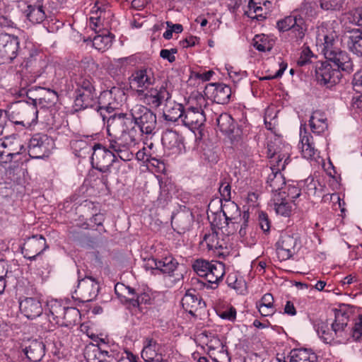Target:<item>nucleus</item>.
<instances>
[{
    "mask_svg": "<svg viewBox=\"0 0 362 362\" xmlns=\"http://www.w3.org/2000/svg\"><path fill=\"white\" fill-rule=\"evenodd\" d=\"M284 152H282L280 148H275L273 145H268L269 153L272 158L271 162L274 163V165L271 168L272 173L267 177V188L269 187L271 192L276 194L286 192L283 190V187L286 185L285 178L280 170H284L291 160L290 146L286 145L284 146Z\"/></svg>",
    "mask_w": 362,
    "mask_h": 362,
    "instance_id": "obj_3",
    "label": "nucleus"
},
{
    "mask_svg": "<svg viewBox=\"0 0 362 362\" xmlns=\"http://www.w3.org/2000/svg\"><path fill=\"white\" fill-rule=\"evenodd\" d=\"M83 355L88 362H98L104 358L110 357L107 350L103 349L99 344L93 343L86 346Z\"/></svg>",
    "mask_w": 362,
    "mask_h": 362,
    "instance_id": "obj_28",
    "label": "nucleus"
},
{
    "mask_svg": "<svg viewBox=\"0 0 362 362\" xmlns=\"http://www.w3.org/2000/svg\"><path fill=\"white\" fill-rule=\"evenodd\" d=\"M98 97L95 90H75L74 107L78 112L97 105Z\"/></svg>",
    "mask_w": 362,
    "mask_h": 362,
    "instance_id": "obj_19",
    "label": "nucleus"
},
{
    "mask_svg": "<svg viewBox=\"0 0 362 362\" xmlns=\"http://www.w3.org/2000/svg\"><path fill=\"white\" fill-rule=\"evenodd\" d=\"M37 113L35 107L23 101H17L13 103L6 112L11 122L23 127H30L35 123L37 119Z\"/></svg>",
    "mask_w": 362,
    "mask_h": 362,
    "instance_id": "obj_6",
    "label": "nucleus"
},
{
    "mask_svg": "<svg viewBox=\"0 0 362 362\" xmlns=\"http://www.w3.org/2000/svg\"><path fill=\"white\" fill-rule=\"evenodd\" d=\"M37 90L38 91V97L34 100H39L43 106H52L55 104L58 99L57 93L54 90L41 87H38Z\"/></svg>",
    "mask_w": 362,
    "mask_h": 362,
    "instance_id": "obj_40",
    "label": "nucleus"
},
{
    "mask_svg": "<svg viewBox=\"0 0 362 362\" xmlns=\"http://www.w3.org/2000/svg\"><path fill=\"white\" fill-rule=\"evenodd\" d=\"M216 123L219 130L230 137L235 139L239 135V129L230 115L222 113L216 118Z\"/></svg>",
    "mask_w": 362,
    "mask_h": 362,
    "instance_id": "obj_23",
    "label": "nucleus"
},
{
    "mask_svg": "<svg viewBox=\"0 0 362 362\" xmlns=\"http://www.w3.org/2000/svg\"><path fill=\"white\" fill-rule=\"evenodd\" d=\"M211 269V273L206 275L204 278L211 284L210 288L214 289L217 287L218 281L222 279L225 274L224 264L217 261H212Z\"/></svg>",
    "mask_w": 362,
    "mask_h": 362,
    "instance_id": "obj_34",
    "label": "nucleus"
},
{
    "mask_svg": "<svg viewBox=\"0 0 362 362\" xmlns=\"http://www.w3.org/2000/svg\"><path fill=\"white\" fill-rule=\"evenodd\" d=\"M161 345L153 337H146L143 341L141 357L146 362H164L158 352Z\"/></svg>",
    "mask_w": 362,
    "mask_h": 362,
    "instance_id": "obj_17",
    "label": "nucleus"
},
{
    "mask_svg": "<svg viewBox=\"0 0 362 362\" xmlns=\"http://www.w3.org/2000/svg\"><path fill=\"white\" fill-rule=\"evenodd\" d=\"M20 40L18 37L0 33V54L6 60L11 62L17 56H20L25 60V66L30 67L31 71L38 76L44 71L43 68L46 66V62L35 49L33 45L29 44L23 49L20 48Z\"/></svg>",
    "mask_w": 362,
    "mask_h": 362,
    "instance_id": "obj_2",
    "label": "nucleus"
},
{
    "mask_svg": "<svg viewBox=\"0 0 362 362\" xmlns=\"http://www.w3.org/2000/svg\"><path fill=\"white\" fill-rule=\"evenodd\" d=\"M204 110L201 107H189L184 112L183 124L191 128L200 127L205 122Z\"/></svg>",
    "mask_w": 362,
    "mask_h": 362,
    "instance_id": "obj_21",
    "label": "nucleus"
},
{
    "mask_svg": "<svg viewBox=\"0 0 362 362\" xmlns=\"http://www.w3.org/2000/svg\"><path fill=\"white\" fill-rule=\"evenodd\" d=\"M178 262L172 256L165 257L158 262V270L163 274L171 275L176 269Z\"/></svg>",
    "mask_w": 362,
    "mask_h": 362,
    "instance_id": "obj_45",
    "label": "nucleus"
},
{
    "mask_svg": "<svg viewBox=\"0 0 362 362\" xmlns=\"http://www.w3.org/2000/svg\"><path fill=\"white\" fill-rule=\"evenodd\" d=\"M184 107L181 104L173 103V105H165L163 110V117L166 121L176 122L184 118Z\"/></svg>",
    "mask_w": 362,
    "mask_h": 362,
    "instance_id": "obj_37",
    "label": "nucleus"
},
{
    "mask_svg": "<svg viewBox=\"0 0 362 362\" xmlns=\"http://www.w3.org/2000/svg\"><path fill=\"white\" fill-rule=\"evenodd\" d=\"M253 46L260 52H266L271 49L268 40L264 35H255L253 39Z\"/></svg>",
    "mask_w": 362,
    "mask_h": 362,
    "instance_id": "obj_51",
    "label": "nucleus"
},
{
    "mask_svg": "<svg viewBox=\"0 0 362 362\" xmlns=\"http://www.w3.org/2000/svg\"><path fill=\"white\" fill-rule=\"evenodd\" d=\"M315 7L316 3L315 1L305 0L301 4L300 8L295 11H298V13H300L302 16L313 17L316 14Z\"/></svg>",
    "mask_w": 362,
    "mask_h": 362,
    "instance_id": "obj_48",
    "label": "nucleus"
},
{
    "mask_svg": "<svg viewBox=\"0 0 362 362\" xmlns=\"http://www.w3.org/2000/svg\"><path fill=\"white\" fill-rule=\"evenodd\" d=\"M25 354L31 362H38L45 354V345L40 340H33L24 349Z\"/></svg>",
    "mask_w": 362,
    "mask_h": 362,
    "instance_id": "obj_29",
    "label": "nucleus"
},
{
    "mask_svg": "<svg viewBox=\"0 0 362 362\" xmlns=\"http://www.w3.org/2000/svg\"><path fill=\"white\" fill-rule=\"evenodd\" d=\"M107 8V5L103 4L101 2L99 1H96L95 3L94 6L91 9V13L93 15H101V16H103L104 18Z\"/></svg>",
    "mask_w": 362,
    "mask_h": 362,
    "instance_id": "obj_60",
    "label": "nucleus"
},
{
    "mask_svg": "<svg viewBox=\"0 0 362 362\" xmlns=\"http://www.w3.org/2000/svg\"><path fill=\"white\" fill-rule=\"evenodd\" d=\"M257 308L262 316H269L274 314L273 296L269 293L264 294L260 301L257 303Z\"/></svg>",
    "mask_w": 362,
    "mask_h": 362,
    "instance_id": "obj_41",
    "label": "nucleus"
},
{
    "mask_svg": "<svg viewBox=\"0 0 362 362\" xmlns=\"http://www.w3.org/2000/svg\"><path fill=\"white\" fill-rule=\"evenodd\" d=\"M193 222L192 214L189 212H179L172 217L171 223L179 233L189 230Z\"/></svg>",
    "mask_w": 362,
    "mask_h": 362,
    "instance_id": "obj_30",
    "label": "nucleus"
},
{
    "mask_svg": "<svg viewBox=\"0 0 362 362\" xmlns=\"http://www.w3.org/2000/svg\"><path fill=\"white\" fill-rule=\"evenodd\" d=\"M250 217V214L247 211H244L243 214V217L241 218L243 221L240 226V230H239V234L241 238H245L247 235V229L248 227V219Z\"/></svg>",
    "mask_w": 362,
    "mask_h": 362,
    "instance_id": "obj_59",
    "label": "nucleus"
},
{
    "mask_svg": "<svg viewBox=\"0 0 362 362\" xmlns=\"http://www.w3.org/2000/svg\"><path fill=\"white\" fill-rule=\"evenodd\" d=\"M280 68L275 73V74L274 75H268V76H264L262 78H260V80H272V79H275V78H280L281 77V76L283 75L284 71L286 70V67H287V64L286 63H284V62H281L280 64Z\"/></svg>",
    "mask_w": 362,
    "mask_h": 362,
    "instance_id": "obj_61",
    "label": "nucleus"
},
{
    "mask_svg": "<svg viewBox=\"0 0 362 362\" xmlns=\"http://www.w3.org/2000/svg\"><path fill=\"white\" fill-rule=\"evenodd\" d=\"M98 282L92 277L86 276L78 281L75 293L79 296L81 301L89 302L98 296Z\"/></svg>",
    "mask_w": 362,
    "mask_h": 362,
    "instance_id": "obj_15",
    "label": "nucleus"
},
{
    "mask_svg": "<svg viewBox=\"0 0 362 362\" xmlns=\"http://www.w3.org/2000/svg\"><path fill=\"white\" fill-rule=\"evenodd\" d=\"M298 244L297 235L287 232L282 233L276 244L279 258L281 260L290 259L296 253Z\"/></svg>",
    "mask_w": 362,
    "mask_h": 362,
    "instance_id": "obj_12",
    "label": "nucleus"
},
{
    "mask_svg": "<svg viewBox=\"0 0 362 362\" xmlns=\"http://www.w3.org/2000/svg\"><path fill=\"white\" fill-rule=\"evenodd\" d=\"M45 238L42 235L28 238L21 247L23 257L30 261L35 260L47 247Z\"/></svg>",
    "mask_w": 362,
    "mask_h": 362,
    "instance_id": "obj_11",
    "label": "nucleus"
},
{
    "mask_svg": "<svg viewBox=\"0 0 362 362\" xmlns=\"http://www.w3.org/2000/svg\"><path fill=\"white\" fill-rule=\"evenodd\" d=\"M155 78L151 70L141 69L135 71L129 78V83L132 87L138 88L139 95L144 93L145 89H148L151 85L155 83Z\"/></svg>",
    "mask_w": 362,
    "mask_h": 362,
    "instance_id": "obj_16",
    "label": "nucleus"
},
{
    "mask_svg": "<svg viewBox=\"0 0 362 362\" xmlns=\"http://www.w3.org/2000/svg\"><path fill=\"white\" fill-rule=\"evenodd\" d=\"M276 27L280 32L289 31L291 40L297 45L303 42L307 30L305 19L298 13V11H293L291 15L279 20Z\"/></svg>",
    "mask_w": 362,
    "mask_h": 362,
    "instance_id": "obj_5",
    "label": "nucleus"
},
{
    "mask_svg": "<svg viewBox=\"0 0 362 362\" xmlns=\"http://www.w3.org/2000/svg\"><path fill=\"white\" fill-rule=\"evenodd\" d=\"M74 81L77 86L76 90H95V87L91 81V78L88 75L81 74L78 76H76L74 78Z\"/></svg>",
    "mask_w": 362,
    "mask_h": 362,
    "instance_id": "obj_47",
    "label": "nucleus"
},
{
    "mask_svg": "<svg viewBox=\"0 0 362 362\" xmlns=\"http://www.w3.org/2000/svg\"><path fill=\"white\" fill-rule=\"evenodd\" d=\"M114 37V35L110 32L105 34L97 35L93 37V45L95 49L103 52L112 46Z\"/></svg>",
    "mask_w": 362,
    "mask_h": 362,
    "instance_id": "obj_43",
    "label": "nucleus"
},
{
    "mask_svg": "<svg viewBox=\"0 0 362 362\" xmlns=\"http://www.w3.org/2000/svg\"><path fill=\"white\" fill-rule=\"evenodd\" d=\"M199 40V38L195 36H189L180 42V44L183 48L194 46Z\"/></svg>",
    "mask_w": 362,
    "mask_h": 362,
    "instance_id": "obj_63",
    "label": "nucleus"
},
{
    "mask_svg": "<svg viewBox=\"0 0 362 362\" xmlns=\"http://www.w3.org/2000/svg\"><path fill=\"white\" fill-rule=\"evenodd\" d=\"M20 310L28 319L39 317L43 311L42 303L37 298H25L20 302Z\"/></svg>",
    "mask_w": 362,
    "mask_h": 362,
    "instance_id": "obj_22",
    "label": "nucleus"
},
{
    "mask_svg": "<svg viewBox=\"0 0 362 362\" xmlns=\"http://www.w3.org/2000/svg\"><path fill=\"white\" fill-rule=\"evenodd\" d=\"M218 315L222 319L234 321L236 318V310L233 307H230L224 310L219 311Z\"/></svg>",
    "mask_w": 362,
    "mask_h": 362,
    "instance_id": "obj_56",
    "label": "nucleus"
},
{
    "mask_svg": "<svg viewBox=\"0 0 362 362\" xmlns=\"http://www.w3.org/2000/svg\"><path fill=\"white\" fill-rule=\"evenodd\" d=\"M144 102L151 107L157 108L164 102L168 103L171 94L167 90L166 86L162 85L159 88H151L146 93H143Z\"/></svg>",
    "mask_w": 362,
    "mask_h": 362,
    "instance_id": "obj_18",
    "label": "nucleus"
},
{
    "mask_svg": "<svg viewBox=\"0 0 362 362\" xmlns=\"http://www.w3.org/2000/svg\"><path fill=\"white\" fill-rule=\"evenodd\" d=\"M258 224L264 233H268L269 232L271 222L269 219L268 215L265 212H259Z\"/></svg>",
    "mask_w": 362,
    "mask_h": 362,
    "instance_id": "obj_53",
    "label": "nucleus"
},
{
    "mask_svg": "<svg viewBox=\"0 0 362 362\" xmlns=\"http://www.w3.org/2000/svg\"><path fill=\"white\" fill-rule=\"evenodd\" d=\"M344 0H320V6L325 10H339Z\"/></svg>",
    "mask_w": 362,
    "mask_h": 362,
    "instance_id": "obj_52",
    "label": "nucleus"
},
{
    "mask_svg": "<svg viewBox=\"0 0 362 362\" xmlns=\"http://www.w3.org/2000/svg\"><path fill=\"white\" fill-rule=\"evenodd\" d=\"M351 16L352 23L358 26H362V8H358L352 11Z\"/></svg>",
    "mask_w": 362,
    "mask_h": 362,
    "instance_id": "obj_62",
    "label": "nucleus"
},
{
    "mask_svg": "<svg viewBox=\"0 0 362 362\" xmlns=\"http://www.w3.org/2000/svg\"><path fill=\"white\" fill-rule=\"evenodd\" d=\"M109 148L122 160L134 158L133 148L139 142L140 133L127 114L110 116L107 120Z\"/></svg>",
    "mask_w": 362,
    "mask_h": 362,
    "instance_id": "obj_1",
    "label": "nucleus"
},
{
    "mask_svg": "<svg viewBox=\"0 0 362 362\" xmlns=\"http://www.w3.org/2000/svg\"><path fill=\"white\" fill-rule=\"evenodd\" d=\"M273 202L276 214L283 216H288L291 214L292 206L290 201L286 197V192L274 194Z\"/></svg>",
    "mask_w": 362,
    "mask_h": 362,
    "instance_id": "obj_32",
    "label": "nucleus"
},
{
    "mask_svg": "<svg viewBox=\"0 0 362 362\" xmlns=\"http://www.w3.org/2000/svg\"><path fill=\"white\" fill-rule=\"evenodd\" d=\"M352 85L356 91L362 92V69L354 74Z\"/></svg>",
    "mask_w": 362,
    "mask_h": 362,
    "instance_id": "obj_58",
    "label": "nucleus"
},
{
    "mask_svg": "<svg viewBox=\"0 0 362 362\" xmlns=\"http://www.w3.org/2000/svg\"><path fill=\"white\" fill-rule=\"evenodd\" d=\"M315 78L317 83L327 88H332L339 81L342 74L328 62H317L315 66Z\"/></svg>",
    "mask_w": 362,
    "mask_h": 362,
    "instance_id": "obj_9",
    "label": "nucleus"
},
{
    "mask_svg": "<svg viewBox=\"0 0 362 362\" xmlns=\"http://www.w3.org/2000/svg\"><path fill=\"white\" fill-rule=\"evenodd\" d=\"M125 98L124 90L118 87H113L109 90L102 92L98 99L100 105L96 106V110L100 112L103 120L105 121L106 118L102 112L103 110L110 113L119 109Z\"/></svg>",
    "mask_w": 362,
    "mask_h": 362,
    "instance_id": "obj_8",
    "label": "nucleus"
},
{
    "mask_svg": "<svg viewBox=\"0 0 362 362\" xmlns=\"http://www.w3.org/2000/svg\"><path fill=\"white\" fill-rule=\"evenodd\" d=\"M300 143H301V153L303 158L306 159H316L319 157L318 151L313 146V136L308 135L305 130L303 134L302 128H300Z\"/></svg>",
    "mask_w": 362,
    "mask_h": 362,
    "instance_id": "obj_31",
    "label": "nucleus"
},
{
    "mask_svg": "<svg viewBox=\"0 0 362 362\" xmlns=\"http://www.w3.org/2000/svg\"><path fill=\"white\" fill-rule=\"evenodd\" d=\"M204 95L218 104H226L231 95L230 87L224 83H209L205 86Z\"/></svg>",
    "mask_w": 362,
    "mask_h": 362,
    "instance_id": "obj_13",
    "label": "nucleus"
},
{
    "mask_svg": "<svg viewBox=\"0 0 362 362\" xmlns=\"http://www.w3.org/2000/svg\"><path fill=\"white\" fill-rule=\"evenodd\" d=\"M286 197L288 201L294 202L300 197V189L294 185H289L287 188V192H286Z\"/></svg>",
    "mask_w": 362,
    "mask_h": 362,
    "instance_id": "obj_55",
    "label": "nucleus"
},
{
    "mask_svg": "<svg viewBox=\"0 0 362 362\" xmlns=\"http://www.w3.org/2000/svg\"><path fill=\"white\" fill-rule=\"evenodd\" d=\"M346 38L349 49L358 56L362 57V30H352Z\"/></svg>",
    "mask_w": 362,
    "mask_h": 362,
    "instance_id": "obj_33",
    "label": "nucleus"
},
{
    "mask_svg": "<svg viewBox=\"0 0 362 362\" xmlns=\"http://www.w3.org/2000/svg\"><path fill=\"white\" fill-rule=\"evenodd\" d=\"M74 147L80 148H91V164L94 168L103 173H110V168L117 160V156L108 147L106 148L100 144H96L93 147L89 146L84 141H76L73 143Z\"/></svg>",
    "mask_w": 362,
    "mask_h": 362,
    "instance_id": "obj_4",
    "label": "nucleus"
},
{
    "mask_svg": "<svg viewBox=\"0 0 362 362\" xmlns=\"http://www.w3.org/2000/svg\"><path fill=\"white\" fill-rule=\"evenodd\" d=\"M31 158H44L49 154V140L46 135L35 134L30 140L28 146Z\"/></svg>",
    "mask_w": 362,
    "mask_h": 362,
    "instance_id": "obj_14",
    "label": "nucleus"
},
{
    "mask_svg": "<svg viewBox=\"0 0 362 362\" xmlns=\"http://www.w3.org/2000/svg\"><path fill=\"white\" fill-rule=\"evenodd\" d=\"M331 64L333 63L336 66V69H339V72H344L346 74H350L354 71V62L350 55L346 52L342 51L338 52L337 54L334 56L332 59L329 60Z\"/></svg>",
    "mask_w": 362,
    "mask_h": 362,
    "instance_id": "obj_26",
    "label": "nucleus"
},
{
    "mask_svg": "<svg viewBox=\"0 0 362 362\" xmlns=\"http://www.w3.org/2000/svg\"><path fill=\"white\" fill-rule=\"evenodd\" d=\"M314 55L309 47H305L301 52L300 56L297 61V64L300 66H303L310 62V58Z\"/></svg>",
    "mask_w": 362,
    "mask_h": 362,
    "instance_id": "obj_54",
    "label": "nucleus"
},
{
    "mask_svg": "<svg viewBox=\"0 0 362 362\" xmlns=\"http://www.w3.org/2000/svg\"><path fill=\"white\" fill-rule=\"evenodd\" d=\"M340 40L337 34L334 32L324 36V43L322 52L326 59V61L332 59V58L341 52L339 47Z\"/></svg>",
    "mask_w": 362,
    "mask_h": 362,
    "instance_id": "obj_24",
    "label": "nucleus"
},
{
    "mask_svg": "<svg viewBox=\"0 0 362 362\" xmlns=\"http://www.w3.org/2000/svg\"><path fill=\"white\" fill-rule=\"evenodd\" d=\"M317 356L307 349H293L290 353V362H316Z\"/></svg>",
    "mask_w": 362,
    "mask_h": 362,
    "instance_id": "obj_36",
    "label": "nucleus"
},
{
    "mask_svg": "<svg viewBox=\"0 0 362 362\" xmlns=\"http://www.w3.org/2000/svg\"><path fill=\"white\" fill-rule=\"evenodd\" d=\"M353 337L358 340L362 335V316L358 317V321L354 324V326L351 329Z\"/></svg>",
    "mask_w": 362,
    "mask_h": 362,
    "instance_id": "obj_57",
    "label": "nucleus"
},
{
    "mask_svg": "<svg viewBox=\"0 0 362 362\" xmlns=\"http://www.w3.org/2000/svg\"><path fill=\"white\" fill-rule=\"evenodd\" d=\"M334 315L335 320L332 326L336 337L341 338L339 340L340 341L346 338V328L349 322V315L341 310H337Z\"/></svg>",
    "mask_w": 362,
    "mask_h": 362,
    "instance_id": "obj_27",
    "label": "nucleus"
},
{
    "mask_svg": "<svg viewBox=\"0 0 362 362\" xmlns=\"http://www.w3.org/2000/svg\"><path fill=\"white\" fill-rule=\"evenodd\" d=\"M159 184L160 192L157 201L158 202V204L164 206L170 201L171 198V196L169 193V184L163 182V181H160Z\"/></svg>",
    "mask_w": 362,
    "mask_h": 362,
    "instance_id": "obj_50",
    "label": "nucleus"
},
{
    "mask_svg": "<svg viewBox=\"0 0 362 362\" xmlns=\"http://www.w3.org/2000/svg\"><path fill=\"white\" fill-rule=\"evenodd\" d=\"M161 141L163 146L172 150L173 153L180 152L182 146V138L177 132L172 129L165 131L162 134Z\"/></svg>",
    "mask_w": 362,
    "mask_h": 362,
    "instance_id": "obj_25",
    "label": "nucleus"
},
{
    "mask_svg": "<svg viewBox=\"0 0 362 362\" xmlns=\"http://www.w3.org/2000/svg\"><path fill=\"white\" fill-rule=\"evenodd\" d=\"M115 293L128 305L129 308H139L142 304H147L151 300L150 296L145 293H136L134 288L123 284L117 283L115 286Z\"/></svg>",
    "mask_w": 362,
    "mask_h": 362,
    "instance_id": "obj_10",
    "label": "nucleus"
},
{
    "mask_svg": "<svg viewBox=\"0 0 362 362\" xmlns=\"http://www.w3.org/2000/svg\"><path fill=\"white\" fill-rule=\"evenodd\" d=\"M47 306L52 320L55 321L56 324L59 325V320L62 319L66 306L63 305L61 302L56 300L48 302Z\"/></svg>",
    "mask_w": 362,
    "mask_h": 362,
    "instance_id": "obj_46",
    "label": "nucleus"
},
{
    "mask_svg": "<svg viewBox=\"0 0 362 362\" xmlns=\"http://www.w3.org/2000/svg\"><path fill=\"white\" fill-rule=\"evenodd\" d=\"M182 306L184 310L192 315H195L199 309H203L206 306V303L199 295L196 294V291L193 290L187 291L181 300Z\"/></svg>",
    "mask_w": 362,
    "mask_h": 362,
    "instance_id": "obj_20",
    "label": "nucleus"
},
{
    "mask_svg": "<svg viewBox=\"0 0 362 362\" xmlns=\"http://www.w3.org/2000/svg\"><path fill=\"white\" fill-rule=\"evenodd\" d=\"M130 113L132 118H129L132 119L136 129L138 126L141 134H155L157 120L153 111L142 105H136L130 110Z\"/></svg>",
    "mask_w": 362,
    "mask_h": 362,
    "instance_id": "obj_7",
    "label": "nucleus"
},
{
    "mask_svg": "<svg viewBox=\"0 0 362 362\" xmlns=\"http://www.w3.org/2000/svg\"><path fill=\"white\" fill-rule=\"evenodd\" d=\"M219 192L224 199L230 198V186L228 183H222L219 187Z\"/></svg>",
    "mask_w": 362,
    "mask_h": 362,
    "instance_id": "obj_64",
    "label": "nucleus"
},
{
    "mask_svg": "<svg viewBox=\"0 0 362 362\" xmlns=\"http://www.w3.org/2000/svg\"><path fill=\"white\" fill-rule=\"evenodd\" d=\"M326 119L323 117L320 112H314L310 118L309 124L313 133L320 134L327 128Z\"/></svg>",
    "mask_w": 362,
    "mask_h": 362,
    "instance_id": "obj_42",
    "label": "nucleus"
},
{
    "mask_svg": "<svg viewBox=\"0 0 362 362\" xmlns=\"http://www.w3.org/2000/svg\"><path fill=\"white\" fill-rule=\"evenodd\" d=\"M79 310L74 307H66L62 317L59 322L62 327H71L75 325L80 318Z\"/></svg>",
    "mask_w": 362,
    "mask_h": 362,
    "instance_id": "obj_39",
    "label": "nucleus"
},
{
    "mask_svg": "<svg viewBox=\"0 0 362 362\" xmlns=\"http://www.w3.org/2000/svg\"><path fill=\"white\" fill-rule=\"evenodd\" d=\"M25 13L28 20L33 23H40L46 18L43 6L40 4L28 5Z\"/></svg>",
    "mask_w": 362,
    "mask_h": 362,
    "instance_id": "obj_35",
    "label": "nucleus"
},
{
    "mask_svg": "<svg viewBox=\"0 0 362 362\" xmlns=\"http://www.w3.org/2000/svg\"><path fill=\"white\" fill-rule=\"evenodd\" d=\"M315 326L318 336L322 339L325 343H331L334 339V336L336 335L334 334L333 329H329L326 322H320Z\"/></svg>",
    "mask_w": 362,
    "mask_h": 362,
    "instance_id": "obj_44",
    "label": "nucleus"
},
{
    "mask_svg": "<svg viewBox=\"0 0 362 362\" xmlns=\"http://www.w3.org/2000/svg\"><path fill=\"white\" fill-rule=\"evenodd\" d=\"M23 150H24V146L21 144L19 140L13 139L11 141L10 139H6V155L3 163L11 162L14 156L22 153Z\"/></svg>",
    "mask_w": 362,
    "mask_h": 362,
    "instance_id": "obj_38",
    "label": "nucleus"
},
{
    "mask_svg": "<svg viewBox=\"0 0 362 362\" xmlns=\"http://www.w3.org/2000/svg\"><path fill=\"white\" fill-rule=\"evenodd\" d=\"M212 261L209 262L204 259H197L192 264L194 271L202 277H205L206 275V271L207 268H211Z\"/></svg>",
    "mask_w": 362,
    "mask_h": 362,
    "instance_id": "obj_49",
    "label": "nucleus"
}]
</instances>
